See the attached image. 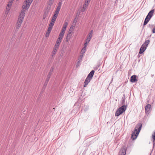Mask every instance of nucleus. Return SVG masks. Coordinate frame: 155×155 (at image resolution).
<instances>
[{
	"mask_svg": "<svg viewBox=\"0 0 155 155\" xmlns=\"http://www.w3.org/2000/svg\"><path fill=\"white\" fill-rule=\"evenodd\" d=\"M33 0H25V3L22 6V10L20 13V24L21 23L25 15L26 11L29 8Z\"/></svg>",
	"mask_w": 155,
	"mask_h": 155,
	"instance_id": "obj_1",
	"label": "nucleus"
},
{
	"mask_svg": "<svg viewBox=\"0 0 155 155\" xmlns=\"http://www.w3.org/2000/svg\"><path fill=\"white\" fill-rule=\"evenodd\" d=\"M142 126V124L139 123L135 126L134 130L131 136V138L132 140H135L137 138L141 129Z\"/></svg>",
	"mask_w": 155,
	"mask_h": 155,
	"instance_id": "obj_2",
	"label": "nucleus"
},
{
	"mask_svg": "<svg viewBox=\"0 0 155 155\" xmlns=\"http://www.w3.org/2000/svg\"><path fill=\"white\" fill-rule=\"evenodd\" d=\"M126 108L127 106L125 105H123L116 110L115 113V116H119L124 112L126 110Z\"/></svg>",
	"mask_w": 155,
	"mask_h": 155,
	"instance_id": "obj_3",
	"label": "nucleus"
},
{
	"mask_svg": "<svg viewBox=\"0 0 155 155\" xmlns=\"http://www.w3.org/2000/svg\"><path fill=\"white\" fill-rule=\"evenodd\" d=\"M93 32V30H91L89 33L88 36L86 40L84 43H85V44H88L89 43L90 41L92 38Z\"/></svg>",
	"mask_w": 155,
	"mask_h": 155,
	"instance_id": "obj_4",
	"label": "nucleus"
},
{
	"mask_svg": "<svg viewBox=\"0 0 155 155\" xmlns=\"http://www.w3.org/2000/svg\"><path fill=\"white\" fill-rule=\"evenodd\" d=\"M62 5V2H59L58 4L57 7L55 11L54 14L57 15H58L59 12L60 10L61 6Z\"/></svg>",
	"mask_w": 155,
	"mask_h": 155,
	"instance_id": "obj_5",
	"label": "nucleus"
},
{
	"mask_svg": "<svg viewBox=\"0 0 155 155\" xmlns=\"http://www.w3.org/2000/svg\"><path fill=\"white\" fill-rule=\"evenodd\" d=\"M126 151V149L125 147L124 146L120 151L118 155H125Z\"/></svg>",
	"mask_w": 155,
	"mask_h": 155,
	"instance_id": "obj_6",
	"label": "nucleus"
},
{
	"mask_svg": "<svg viewBox=\"0 0 155 155\" xmlns=\"http://www.w3.org/2000/svg\"><path fill=\"white\" fill-rule=\"evenodd\" d=\"M91 79L87 77L84 83V87H86L88 84L90 82Z\"/></svg>",
	"mask_w": 155,
	"mask_h": 155,
	"instance_id": "obj_7",
	"label": "nucleus"
},
{
	"mask_svg": "<svg viewBox=\"0 0 155 155\" xmlns=\"http://www.w3.org/2000/svg\"><path fill=\"white\" fill-rule=\"evenodd\" d=\"M137 76L136 75H133L130 78V81L132 82H135L137 81V80L136 79Z\"/></svg>",
	"mask_w": 155,
	"mask_h": 155,
	"instance_id": "obj_8",
	"label": "nucleus"
},
{
	"mask_svg": "<svg viewBox=\"0 0 155 155\" xmlns=\"http://www.w3.org/2000/svg\"><path fill=\"white\" fill-rule=\"evenodd\" d=\"M146 47H144L143 45H142L140 48L139 54H141L146 49Z\"/></svg>",
	"mask_w": 155,
	"mask_h": 155,
	"instance_id": "obj_9",
	"label": "nucleus"
},
{
	"mask_svg": "<svg viewBox=\"0 0 155 155\" xmlns=\"http://www.w3.org/2000/svg\"><path fill=\"white\" fill-rule=\"evenodd\" d=\"M154 12V10H152L149 12L147 16H148V18H149L150 19L151 17L152 16Z\"/></svg>",
	"mask_w": 155,
	"mask_h": 155,
	"instance_id": "obj_10",
	"label": "nucleus"
},
{
	"mask_svg": "<svg viewBox=\"0 0 155 155\" xmlns=\"http://www.w3.org/2000/svg\"><path fill=\"white\" fill-rule=\"evenodd\" d=\"M94 70H92L88 75L87 77L90 78V79H92L93 76L94 74Z\"/></svg>",
	"mask_w": 155,
	"mask_h": 155,
	"instance_id": "obj_11",
	"label": "nucleus"
},
{
	"mask_svg": "<svg viewBox=\"0 0 155 155\" xmlns=\"http://www.w3.org/2000/svg\"><path fill=\"white\" fill-rule=\"evenodd\" d=\"M151 107V105L150 104H148L145 107V110L146 113L147 114L150 110Z\"/></svg>",
	"mask_w": 155,
	"mask_h": 155,
	"instance_id": "obj_12",
	"label": "nucleus"
},
{
	"mask_svg": "<svg viewBox=\"0 0 155 155\" xmlns=\"http://www.w3.org/2000/svg\"><path fill=\"white\" fill-rule=\"evenodd\" d=\"M61 42V40L59 39H57L54 46L58 48Z\"/></svg>",
	"mask_w": 155,
	"mask_h": 155,
	"instance_id": "obj_13",
	"label": "nucleus"
},
{
	"mask_svg": "<svg viewBox=\"0 0 155 155\" xmlns=\"http://www.w3.org/2000/svg\"><path fill=\"white\" fill-rule=\"evenodd\" d=\"M61 42V40L59 39H57L54 46L58 48Z\"/></svg>",
	"mask_w": 155,
	"mask_h": 155,
	"instance_id": "obj_14",
	"label": "nucleus"
},
{
	"mask_svg": "<svg viewBox=\"0 0 155 155\" xmlns=\"http://www.w3.org/2000/svg\"><path fill=\"white\" fill-rule=\"evenodd\" d=\"M58 16V15L54 14V15L52 17V18L51 21H52L53 22H55Z\"/></svg>",
	"mask_w": 155,
	"mask_h": 155,
	"instance_id": "obj_15",
	"label": "nucleus"
},
{
	"mask_svg": "<svg viewBox=\"0 0 155 155\" xmlns=\"http://www.w3.org/2000/svg\"><path fill=\"white\" fill-rule=\"evenodd\" d=\"M150 19V18H148V16H146L143 23V26L146 25L148 22L149 21Z\"/></svg>",
	"mask_w": 155,
	"mask_h": 155,
	"instance_id": "obj_16",
	"label": "nucleus"
},
{
	"mask_svg": "<svg viewBox=\"0 0 155 155\" xmlns=\"http://www.w3.org/2000/svg\"><path fill=\"white\" fill-rule=\"evenodd\" d=\"M150 40H146L145 41V42L142 45H143V46L146 47H147V46H148L149 42H150Z\"/></svg>",
	"mask_w": 155,
	"mask_h": 155,
	"instance_id": "obj_17",
	"label": "nucleus"
},
{
	"mask_svg": "<svg viewBox=\"0 0 155 155\" xmlns=\"http://www.w3.org/2000/svg\"><path fill=\"white\" fill-rule=\"evenodd\" d=\"M71 32H69V33L68 34L66 38V41H68L69 40L71 37Z\"/></svg>",
	"mask_w": 155,
	"mask_h": 155,
	"instance_id": "obj_18",
	"label": "nucleus"
},
{
	"mask_svg": "<svg viewBox=\"0 0 155 155\" xmlns=\"http://www.w3.org/2000/svg\"><path fill=\"white\" fill-rule=\"evenodd\" d=\"M54 22H53L52 21H51L50 23L49 24L48 28L52 29L53 26L54 24Z\"/></svg>",
	"mask_w": 155,
	"mask_h": 155,
	"instance_id": "obj_19",
	"label": "nucleus"
},
{
	"mask_svg": "<svg viewBox=\"0 0 155 155\" xmlns=\"http://www.w3.org/2000/svg\"><path fill=\"white\" fill-rule=\"evenodd\" d=\"M64 33H62L60 32L58 39L61 40L62 39L64 36Z\"/></svg>",
	"mask_w": 155,
	"mask_h": 155,
	"instance_id": "obj_20",
	"label": "nucleus"
},
{
	"mask_svg": "<svg viewBox=\"0 0 155 155\" xmlns=\"http://www.w3.org/2000/svg\"><path fill=\"white\" fill-rule=\"evenodd\" d=\"M89 3V2H87V1H85V3L84 4V5H83V8H85V9L86 8H87V7L88 6V5Z\"/></svg>",
	"mask_w": 155,
	"mask_h": 155,
	"instance_id": "obj_21",
	"label": "nucleus"
},
{
	"mask_svg": "<svg viewBox=\"0 0 155 155\" xmlns=\"http://www.w3.org/2000/svg\"><path fill=\"white\" fill-rule=\"evenodd\" d=\"M50 6L49 7L48 6L47 7V8L48 9V11L47 12H45L44 14V16H45V17H44L43 18H45V17L47 16V15L48 14V13L49 12V10L50 9Z\"/></svg>",
	"mask_w": 155,
	"mask_h": 155,
	"instance_id": "obj_22",
	"label": "nucleus"
},
{
	"mask_svg": "<svg viewBox=\"0 0 155 155\" xmlns=\"http://www.w3.org/2000/svg\"><path fill=\"white\" fill-rule=\"evenodd\" d=\"M14 0H10L8 3V7L9 8L11 7Z\"/></svg>",
	"mask_w": 155,
	"mask_h": 155,
	"instance_id": "obj_23",
	"label": "nucleus"
},
{
	"mask_svg": "<svg viewBox=\"0 0 155 155\" xmlns=\"http://www.w3.org/2000/svg\"><path fill=\"white\" fill-rule=\"evenodd\" d=\"M19 15L18 16V21L17 22V28L18 29L19 28Z\"/></svg>",
	"mask_w": 155,
	"mask_h": 155,
	"instance_id": "obj_24",
	"label": "nucleus"
},
{
	"mask_svg": "<svg viewBox=\"0 0 155 155\" xmlns=\"http://www.w3.org/2000/svg\"><path fill=\"white\" fill-rule=\"evenodd\" d=\"M83 54L80 55L78 58V60L79 61H81L82 58L83 57Z\"/></svg>",
	"mask_w": 155,
	"mask_h": 155,
	"instance_id": "obj_25",
	"label": "nucleus"
},
{
	"mask_svg": "<svg viewBox=\"0 0 155 155\" xmlns=\"http://www.w3.org/2000/svg\"><path fill=\"white\" fill-rule=\"evenodd\" d=\"M68 23L67 22H65L64 23L63 27L64 28H66L68 26Z\"/></svg>",
	"mask_w": 155,
	"mask_h": 155,
	"instance_id": "obj_26",
	"label": "nucleus"
},
{
	"mask_svg": "<svg viewBox=\"0 0 155 155\" xmlns=\"http://www.w3.org/2000/svg\"><path fill=\"white\" fill-rule=\"evenodd\" d=\"M50 79L47 78L44 84V86H45L47 85Z\"/></svg>",
	"mask_w": 155,
	"mask_h": 155,
	"instance_id": "obj_27",
	"label": "nucleus"
},
{
	"mask_svg": "<svg viewBox=\"0 0 155 155\" xmlns=\"http://www.w3.org/2000/svg\"><path fill=\"white\" fill-rule=\"evenodd\" d=\"M10 9V8H6V10L5 12V13L6 15H7V14L9 12V10Z\"/></svg>",
	"mask_w": 155,
	"mask_h": 155,
	"instance_id": "obj_28",
	"label": "nucleus"
},
{
	"mask_svg": "<svg viewBox=\"0 0 155 155\" xmlns=\"http://www.w3.org/2000/svg\"><path fill=\"white\" fill-rule=\"evenodd\" d=\"M54 0H50L49 2V5L50 6L53 3Z\"/></svg>",
	"mask_w": 155,
	"mask_h": 155,
	"instance_id": "obj_29",
	"label": "nucleus"
},
{
	"mask_svg": "<svg viewBox=\"0 0 155 155\" xmlns=\"http://www.w3.org/2000/svg\"><path fill=\"white\" fill-rule=\"evenodd\" d=\"M66 28H62L61 31L60 32L62 33H64L65 31H66Z\"/></svg>",
	"mask_w": 155,
	"mask_h": 155,
	"instance_id": "obj_30",
	"label": "nucleus"
},
{
	"mask_svg": "<svg viewBox=\"0 0 155 155\" xmlns=\"http://www.w3.org/2000/svg\"><path fill=\"white\" fill-rule=\"evenodd\" d=\"M152 138L153 140H155V131L153 132L152 134Z\"/></svg>",
	"mask_w": 155,
	"mask_h": 155,
	"instance_id": "obj_31",
	"label": "nucleus"
},
{
	"mask_svg": "<svg viewBox=\"0 0 155 155\" xmlns=\"http://www.w3.org/2000/svg\"><path fill=\"white\" fill-rule=\"evenodd\" d=\"M58 49V48L54 46L53 48V51L54 52L56 53Z\"/></svg>",
	"mask_w": 155,
	"mask_h": 155,
	"instance_id": "obj_32",
	"label": "nucleus"
},
{
	"mask_svg": "<svg viewBox=\"0 0 155 155\" xmlns=\"http://www.w3.org/2000/svg\"><path fill=\"white\" fill-rule=\"evenodd\" d=\"M81 61H78L77 63V65H76V68H78L80 65V62Z\"/></svg>",
	"mask_w": 155,
	"mask_h": 155,
	"instance_id": "obj_33",
	"label": "nucleus"
},
{
	"mask_svg": "<svg viewBox=\"0 0 155 155\" xmlns=\"http://www.w3.org/2000/svg\"><path fill=\"white\" fill-rule=\"evenodd\" d=\"M51 29L48 28L47 31L46 33H47L48 35H49V33H50Z\"/></svg>",
	"mask_w": 155,
	"mask_h": 155,
	"instance_id": "obj_34",
	"label": "nucleus"
},
{
	"mask_svg": "<svg viewBox=\"0 0 155 155\" xmlns=\"http://www.w3.org/2000/svg\"><path fill=\"white\" fill-rule=\"evenodd\" d=\"M87 44H85V43H84V47L82 48V49L86 51V47H87Z\"/></svg>",
	"mask_w": 155,
	"mask_h": 155,
	"instance_id": "obj_35",
	"label": "nucleus"
},
{
	"mask_svg": "<svg viewBox=\"0 0 155 155\" xmlns=\"http://www.w3.org/2000/svg\"><path fill=\"white\" fill-rule=\"evenodd\" d=\"M85 51H85L83 49H82L81 51V54H83V55H84V53H85Z\"/></svg>",
	"mask_w": 155,
	"mask_h": 155,
	"instance_id": "obj_36",
	"label": "nucleus"
},
{
	"mask_svg": "<svg viewBox=\"0 0 155 155\" xmlns=\"http://www.w3.org/2000/svg\"><path fill=\"white\" fill-rule=\"evenodd\" d=\"M54 70V68L53 67H51V68L50 71L49 73H51V74H52V73L53 71Z\"/></svg>",
	"mask_w": 155,
	"mask_h": 155,
	"instance_id": "obj_37",
	"label": "nucleus"
},
{
	"mask_svg": "<svg viewBox=\"0 0 155 155\" xmlns=\"http://www.w3.org/2000/svg\"><path fill=\"white\" fill-rule=\"evenodd\" d=\"M51 74V73H49L47 75V78L50 79Z\"/></svg>",
	"mask_w": 155,
	"mask_h": 155,
	"instance_id": "obj_38",
	"label": "nucleus"
},
{
	"mask_svg": "<svg viewBox=\"0 0 155 155\" xmlns=\"http://www.w3.org/2000/svg\"><path fill=\"white\" fill-rule=\"evenodd\" d=\"M153 148L155 145V140H153Z\"/></svg>",
	"mask_w": 155,
	"mask_h": 155,
	"instance_id": "obj_39",
	"label": "nucleus"
},
{
	"mask_svg": "<svg viewBox=\"0 0 155 155\" xmlns=\"http://www.w3.org/2000/svg\"><path fill=\"white\" fill-rule=\"evenodd\" d=\"M56 53V52H54L53 51H52L51 54L52 57H53L55 55Z\"/></svg>",
	"mask_w": 155,
	"mask_h": 155,
	"instance_id": "obj_40",
	"label": "nucleus"
},
{
	"mask_svg": "<svg viewBox=\"0 0 155 155\" xmlns=\"http://www.w3.org/2000/svg\"><path fill=\"white\" fill-rule=\"evenodd\" d=\"M152 32L153 33H155V27L152 30Z\"/></svg>",
	"mask_w": 155,
	"mask_h": 155,
	"instance_id": "obj_41",
	"label": "nucleus"
},
{
	"mask_svg": "<svg viewBox=\"0 0 155 155\" xmlns=\"http://www.w3.org/2000/svg\"><path fill=\"white\" fill-rule=\"evenodd\" d=\"M85 8H83V9H82L81 10V12H84V11H85Z\"/></svg>",
	"mask_w": 155,
	"mask_h": 155,
	"instance_id": "obj_42",
	"label": "nucleus"
},
{
	"mask_svg": "<svg viewBox=\"0 0 155 155\" xmlns=\"http://www.w3.org/2000/svg\"><path fill=\"white\" fill-rule=\"evenodd\" d=\"M49 35H48V34L47 33H46V37H48V36H49Z\"/></svg>",
	"mask_w": 155,
	"mask_h": 155,
	"instance_id": "obj_43",
	"label": "nucleus"
},
{
	"mask_svg": "<svg viewBox=\"0 0 155 155\" xmlns=\"http://www.w3.org/2000/svg\"><path fill=\"white\" fill-rule=\"evenodd\" d=\"M86 1H87V2H90L91 0H86Z\"/></svg>",
	"mask_w": 155,
	"mask_h": 155,
	"instance_id": "obj_44",
	"label": "nucleus"
},
{
	"mask_svg": "<svg viewBox=\"0 0 155 155\" xmlns=\"http://www.w3.org/2000/svg\"><path fill=\"white\" fill-rule=\"evenodd\" d=\"M125 102V101L124 100H123V102H122V104H124V103Z\"/></svg>",
	"mask_w": 155,
	"mask_h": 155,
	"instance_id": "obj_45",
	"label": "nucleus"
}]
</instances>
